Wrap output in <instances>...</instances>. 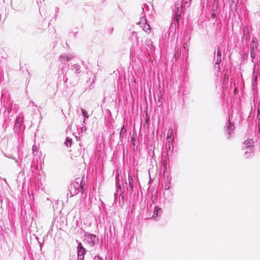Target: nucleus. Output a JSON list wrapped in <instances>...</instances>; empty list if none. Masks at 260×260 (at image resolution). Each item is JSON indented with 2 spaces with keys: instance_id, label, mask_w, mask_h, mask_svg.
<instances>
[{
  "instance_id": "f257e3e1",
  "label": "nucleus",
  "mask_w": 260,
  "mask_h": 260,
  "mask_svg": "<svg viewBox=\"0 0 260 260\" xmlns=\"http://www.w3.org/2000/svg\"><path fill=\"white\" fill-rule=\"evenodd\" d=\"M86 242L88 243L90 246H93L95 244L98 242V238L94 235L87 234L85 238Z\"/></svg>"
},
{
  "instance_id": "f03ea898",
  "label": "nucleus",
  "mask_w": 260,
  "mask_h": 260,
  "mask_svg": "<svg viewBox=\"0 0 260 260\" xmlns=\"http://www.w3.org/2000/svg\"><path fill=\"white\" fill-rule=\"evenodd\" d=\"M141 27L143 28V30L147 32H149L150 31V27L148 24L147 23L146 20L145 18H141V21L139 22Z\"/></svg>"
},
{
  "instance_id": "7ed1b4c3",
  "label": "nucleus",
  "mask_w": 260,
  "mask_h": 260,
  "mask_svg": "<svg viewBox=\"0 0 260 260\" xmlns=\"http://www.w3.org/2000/svg\"><path fill=\"white\" fill-rule=\"evenodd\" d=\"M78 260H82L84 258V255L85 253V249L81 246V244L79 243L78 246Z\"/></svg>"
},
{
  "instance_id": "20e7f679",
  "label": "nucleus",
  "mask_w": 260,
  "mask_h": 260,
  "mask_svg": "<svg viewBox=\"0 0 260 260\" xmlns=\"http://www.w3.org/2000/svg\"><path fill=\"white\" fill-rule=\"evenodd\" d=\"M60 58L62 59L61 61L63 62L64 63L67 62L70 59V58L69 57L65 55H61Z\"/></svg>"
},
{
  "instance_id": "39448f33",
  "label": "nucleus",
  "mask_w": 260,
  "mask_h": 260,
  "mask_svg": "<svg viewBox=\"0 0 260 260\" xmlns=\"http://www.w3.org/2000/svg\"><path fill=\"white\" fill-rule=\"evenodd\" d=\"M258 45L257 41L252 40L251 42V49L254 50V48H256Z\"/></svg>"
},
{
  "instance_id": "423d86ee",
  "label": "nucleus",
  "mask_w": 260,
  "mask_h": 260,
  "mask_svg": "<svg viewBox=\"0 0 260 260\" xmlns=\"http://www.w3.org/2000/svg\"><path fill=\"white\" fill-rule=\"evenodd\" d=\"M217 56L219 58H217V61L216 64H219V62L221 61V52L220 51H217Z\"/></svg>"
},
{
  "instance_id": "0eeeda50",
  "label": "nucleus",
  "mask_w": 260,
  "mask_h": 260,
  "mask_svg": "<svg viewBox=\"0 0 260 260\" xmlns=\"http://www.w3.org/2000/svg\"><path fill=\"white\" fill-rule=\"evenodd\" d=\"M65 144H66V146H68V147L71 146V140L69 138L67 139V140H66V141L65 142Z\"/></svg>"
},
{
  "instance_id": "6e6552de",
  "label": "nucleus",
  "mask_w": 260,
  "mask_h": 260,
  "mask_svg": "<svg viewBox=\"0 0 260 260\" xmlns=\"http://www.w3.org/2000/svg\"><path fill=\"white\" fill-rule=\"evenodd\" d=\"M161 208H160L158 207H155V210H154V214L157 215L158 213L161 211Z\"/></svg>"
},
{
  "instance_id": "1a4fd4ad",
  "label": "nucleus",
  "mask_w": 260,
  "mask_h": 260,
  "mask_svg": "<svg viewBox=\"0 0 260 260\" xmlns=\"http://www.w3.org/2000/svg\"><path fill=\"white\" fill-rule=\"evenodd\" d=\"M82 112L83 115L85 116V118L88 117V115L87 113L84 110H83Z\"/></svg>"
},
{
  "instance_id": "9d476101",
  "label": "nucleus",
  "mask_w": 260,
  "mask_h": 260,
  "mask_svg": "<svg viewBox=\"0 0 260 260\" xmlns=\"http://www.w3.org/2000/svg\"><path fill=\"white\" fill-rule=\"evenodd\" d=\"M251 57L252 58H254L255 57V53L253 52H254V50L253 49H251Z\"/></svg>"
},
{
  "instance_id": "9b49d317",
  "label": "nucleus",
  "mask_w": 260,
  "mask_h": 260,
  "mask_svg": "<svg viewBox=\"0 0 260 260\" xmlns=\"http://www.w3.org/2000/svg\"><path fill=\"white\" fill-rule=\"evenodd\" d=\"M190 1L191 0H183L184 5L189 4L190 3Z\"/></svg>"
},
{
  "instance_id": "f8f14e48",
  "label": "nucleus",
  "mask_w": 260,
  "mask_h": 260,
  "mask_svg": "<svg viewBox=\"0 0 260 260\" xmlns=\"http://www.w3.org/2000/svg\"><path fill=\"white\" fill-rule=\"evenodd\" d=\"M176 19L177 22L178 23L179 20V15H176Z\"/></svg>"
},
{
  "instance_id": "ddd939ff",
  "label": "nucleus",
  "mask_w": 260,
  "mask_h": 260,
  "mask_svg": "<svg viewBox=\"0 0 260 260\" xmlns=\"http://www.w3.org/2000/svg\"><path fill=\"white\" fill-rule=\"evenodd\" d=\"M233 129V126L231 125L228 127V131H231Z\"/></svg>"
},
{
  "instance_id": "4468645a",
  "label": "nucleus",
  "mask_w": 260,
  "mask_h": 260,
  "mask_svg": "<svg viewBox=\"0 0 260 260\" xmlns=\"http://www.w3.org/2000/svg\"><path fill=\"white\" fill-rule=\"evenodd\" d=\"M128 180H129V183H131V180H132V181L133 180V179H132V177H131V176H128Z\"/></svg>"
},
{
  "instance_id": "2eb2a0df",
  "label": "nucleus",
  "mask_w": 260,
  "mask_h": 260,
  "mask_svg": "<svg viewBox=\"0 0 260 260\" xmlns=\"http://www.w3.org/2000/svg\"><path fill=\"white\" fill-rule=\"evenodd\" d=\"M95 260H102V259L99 256H96L95 258Z\"/></svg>"
},
{
  "instance_id": "dca6fc26",
  "label": "nucleus",
  "mask_w": 260,
  "mask_h": 260,
  "mask_svg": "<svg viewBox=\"0 0 260 260\" xmlns=\"http://www.w3.org/2000/svg\"><path fill=\"white\" fill-rule=\"evenodd\" d=\"M244 144H245V145H247L248 144H250V142H249V141H245V142H244Z\"/></svg>"
},
{
  "instance_id": "f3484780",
  "label": "nucleus",
  "mask_w": 260,
  "mask_h": 260,
  "mask_svg": "<svg viewBox=\"0 0 260 260\" xmlns=\"http://www.w3.org/2000/svg\"><path fill=\"white\" fill-rule=\"evenodd\" d=\"M212 16L214 18L215 17V15L214 14H212Z\"/></svg>"
},
{
  "instance_id": "a211bd4d",
  "label": "nucleus",
  "mask_w": 260,
  "mask_h": 260,
  "mask_svg": "<svg viewBox=\"0 0 260 260\" xmlns=\"http://www.w3.org/2000/svg\"><path fill=\"white\" fill-rule=\"evenodd\" d=\"M256 79H257V77L256 76L254 78V81H256Z\"/></svg>"
},
{
  "instance_id": "6ab92c4d",
  "label": "nucleus",
  "mask_w": 260,
  "mask_h": 260,
  "mask_svg": "<svg viewBox=\"0 0 260 260\" xmlns=\"http://www.w3.org/2000/svg\"><path fill=\"white\" fill-rule=\"evenodd\" d=\"M152 217H153V218L155 219V218H156V216H155L154 215H153V216H152Z\"/></svg>"
},
{
  "instance_id": "aec40b11",
  "label": "nucleus",
  "mask_w": 260,
  "mask_h": 260,
  "mask_svg": "<svg viewBox=\"0 0 260 260\" xmlns=\"http://www.w3.org/2000/svg\"><path fill=\"white\" fill-rule=\"evenodd\" d=\"M248 150H251V148L250 147H248Z\"/></svg>"
}]
</instances>
